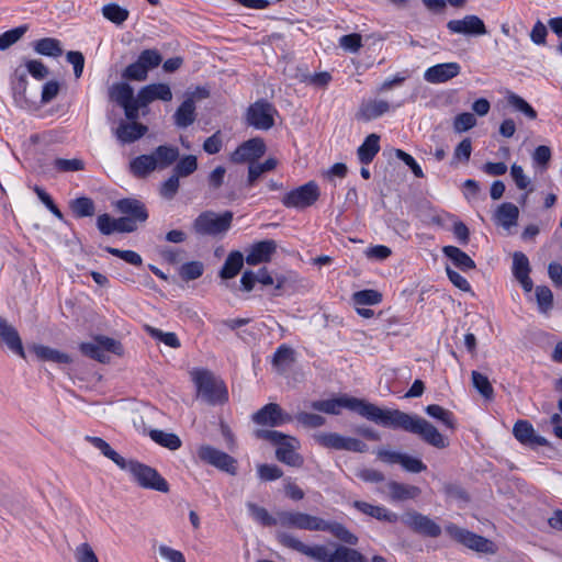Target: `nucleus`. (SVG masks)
<instances>
[{
  "label": "nucleus",
  "mask_w": 562,
  "mask_h": 562,
  "mask_svg": "<svg viewBox=\"0 0 562 562\" xmlns=\"http://www.w3.org/2000/svg\"><path fill=\"white\" fill-rule=\"evenodd\" d=\"M27 25H21L0 35V50H5L19 42L27 31Z\"/></svg>",
  "instance_id": "603ef678"
},
{
  "label": "nucleus",
  "mask_w": 562,
  "mask_h": 562,
  "mask_svg": "<svg viewBox=\"0 0 562 562\" xmlns=\"http://www.w3.org/2000/svg\"><path fill=\"white\" fill-rule=\"evenodd\" d=\"M232 222L233 212L231 211H225L222 214L205 211L193 221L192 229L200 236L216 237L224 235L231 228Z\"/></svg>",
  "instance_id": "6e6552de"
},
{
  "label": "nucleus",
  "mask_w": 562,
  "mask_h": 562,
  "mask_svg": "<svg viewBox=\"0 0 562 562\" xmlns=\"http://www.w3.org/2000/svg\"><path fill=\"white\" fill-rule=\"evenodd\" d=\"M389 495L392 501H407L418 497L422 493L420 488L415 485L398 483L391 481L387 483Z\"/></svg>",
  "instance_id": "c85d7f7f"
},
{
  "label": "nucleus",
  "mask_w": 562,
  "mask_h": 562,
  "mask_svg": "<svg viewBox=\"0 0 562 562\" xmlns=\"http://www.w3.org/2000/svg\"><path fill=\"white\" fill-rule=\"evenodd\" d=\"M279 525L310 531H328L344 543L349 546L358 543V537L350 532L342 524L327 521L321 517L301 512H279Z\"/></svg>",
  "instance_id": "7ed1b4c3"
},
{
  "label": "nucleus",
  "mask_w": 562,
  "mask_h": 562,
  "mask_svg": "<svg viewBox=\"0 0 562 562\" xmlns=\"http://www.w3.org/2000/svg\"><path fill=\"white\" fill-rule=\"evenodd\" d=\"M319 195L321 192L317 183L315 181H308L285 193L281 202L285 207L302 210L313 205L318 200Z\"/></svg>",
  "instance_id": "9b49d317"
},
{
  "label": "nucleus",
  "mask_w": 562,
  "mask_h": 562,
  "mask_svg": "<svg viewBox=\"0 0 562 562\" xmlns=\"http://www.w3.org/2000/svg\"><path fill=\"white\" fill-rule=\"evenodd\" d=\"M425 412L430 417L440 420L448 428L453 429L456 427L453 414L450 411L443 408L442 406L431 404L425 408Z\"/></svg>",
  "instance_id": "49530a36"
},
{
  "label": "nucleus",
  "mask_w": 562,
  "mask_h": 562,
  "mask_svg": "<svg viewBox=\"0 0 562 562\" xmlns=\"http://www.w3.org/2000/svg\"><path fill=\"white\" fill-rule=\"evenodd\" d=\"M277 537L282 546L297 551L316 562H369L358 550L342 544L307 546L286 532H280Z\"/></svg>",
  "instance_id": "f03ea898"
},
{
  "label": "nucleus",
  "mask_w": 562,
  "mask_h": 562,
  "mask_svg": "<svg viewBox=\"0 0 562 562\" xmlns=\"http://www.w3.org/2000/svg\"><path fill=\"white\" fill-rule=\"evenodd\" d=\"M0 345H4L13 353L25 358L22 340L16 328L2 316H0Z\"/></svg>",
  "instance_id": "412c9836"
},
{
  "label": "nucleus",
  "mask_w": 562,
  "mask_h": 562,
  "mask_svg": "<svg viewBox=\"0 0 562 562\" xmlns=\"http://www.w3.org/2000/svg\"><path fill=\"white\" fill-rule=\"evenodd\" d=\"M445 529L452 539L464 544L471 550L488 554H494L496 552L495 544L482 536L458 527L454 524H448Z\"/></svg>",
  "instance_id": "9d476101"
},
{
  "label": "nucleus",
  "mask_w": 562,
  "mask_h": 562,
  "mask_svg": "<svg viewBox=\"0 0 562 562\" xmlns=\"http://www.w3.org/2000/svg\"><path fill=\"white\" fill-rule=\"evenodd\" d=\"M147 132V126L138 122L121 123L116 128V137L124 144L133 143L143 137Z\"/></svg>",
  "instance_id": "cd10ccee"
},
{
  "label": "nucleus",
  "mask_w": 562,
  "mask_h": 562,
  "mask_svg": "<svg viewBox=\"0 0 562 562\" xmlns=\"http://www.w3.org/2000/svg\"><path fill=\"white\" fill-rule=\"evenodd\" d=\"M80 351L91 359L105 363L110 360V357L108 356L109 352L122 356L124 349L119 340L99 335L91 341L82 342L80 345Z\"/></svg>",
  "instance_id": "1a4fd4ad"
},
{
  "label": "nucleus",
  "mask_w": 562,
  "mask_h": 562,
  "mask_svg": "<svg viewBox=\"0 0 562 562\" xmlns=\"http://www.w3.org/2000/svg\"><path fill=\"white\" fill-rule=\"evenodd\" d=\"M460 71L461 66L456 61L437 64L425 70L424 79L429 83H443L457 77Z\"/></svg>",
  "instance_id": "aec40b11"
},
{
  "label": "nucleus",
  "mask_w": 562,
  "mask_h": 562,
  "mask_svg": "<svg viewBox=\"0 0 562 562\" xmlns=\"http://www.w3.org/2000/svg\"><path fill=\"white\" fill-rule=\"evenodd\" d=\"M508 103L522 112L530 120H535L537 117V112L521 97L510 93L508 95Z\"/></svg>",
  "instance_id": "0e129e2a"
},
{
  "label": "nucleus",
  "mask_w": 562,
  "mask_h": 562,
  "mask_svg": "<svg viewBox=\"0 0 562 562\" xmlns=\"http://www.w3.org/2000/svg\"><path fill=\"white\" fill-rule=\"evenodd\" d=\"M294 361V350L286 345H281L273 355L272 366L279 373L283 374L291 368Z\"/></svg>",
  "instance_id": "473e14b6"
},
{
  "label": "nucleus",
  "mask_w": 562,
  "mask_h": 562,
  "mask_svg": "<svg viewBox=\"0 0 562 562\" xmlns=\"http://www.w3.org/2000/svg\"><path fill=\"white\" fill-rule=\"evenodd\" d=\"M276 108L265 100L251 104L246 113L248 125L262 131H268L274 125Z\"/></svg>",
  "instance_id": "f8f14e48"
},
{
  "label": "nucleus",
  "mask_w": 562,
  "mask_h": 562,
  "mask_svg": "<svg viewBox=\"0 0 562 562\" xmlns=\"http://www.w3.org/2000/svg\"><path fill=\"white\" fill-rule=\"evenodd\" d=\"M401 520L406 527L423 536L437 538L441 533V528L438 524H436L428 516H425L415 510L405 513L401 517Z\"/></svg>",
  "instance_id": "dca6fc26"
},
{
  "label": "nucleus",
  "mask_w": 562,
  "mask_h": 562,
  "mask_svg": "<svg viewBox=\"0 0 562 562\" xmlns=\"http://www.w3.org/2000/svg\"><path fill=\"white\" fill-rule=\"evenodd\" d=\"M247 508H248L251 517L256 521L260 522L261 525H263V526L279 525V513H277V517H272L266 508L260 507L251 502L247 503Z\"/></svg>",
  "instance_id": "c03bdc74"
},
{
  "label": "nucleus",
  "mask_w": 562,
  "mask_h": 562,
  "mask_svg": "<svg viewBox=\"0 0 562 562\" xmlns=\"http://www.w3.org/2000/svg\"><path fill=\"white\" fill-rule=\"evenodd\" d=\"M54 167L59 172L81 171L85 169V162L79 158H56L54 160Z\"/></svg>",
  "instance_id": "13d9d810"
},
{
  "label": "nucleus",
  "mask_w": 562,
  "mask_h": 562,
  "mask_svg": "<svg viewBox=\"0 0 562 562\" xmlns=\"http://www.w3.org/2000/svg\"><path fill=\"white\" fill-rule=\"evenodd\" d=\"M198 457L201 461L231 475H235L237 473V460L212 446H200L198 449Z\"/></svg>",
  "instance_id": "2eb2a0df"
},
{
  "label": "nucleus",
  "mask_w": 562,
  "mask_h": 562,
  "mask_svg": "<svg viewBox=\"0 0 562 562\" xmlns=\"http://www.w3.org/2000/svg\"><path fill=\"white\" fill-rule=\"evenodd\" d=\"M313 438L319 446L335 450L364 452L368 448L361 440L344 437L337 432H317Z\"/></svg>",
  "instance_id": "ddd939ff"
},
{
  "label": "nucleus",
  "mask_w": 562,
  "mask_h": 562,
  "mask_svg": "<svg viewBox=\"0 0 562 562\" xmlns=\"http://www.w3.org/2000/svg\"><path fill=\"white\" fill-rule=\"evenodd\" d=\"M380 136L376 134H370L367 136L362 145L358 148V158L361 164L368 165L370 164L375 155L380 150Z\"/></svg>",
  "instance_id": "c9c22d12"
},
{
  "label": "nucleus",
  "mask_w": 562,
  "mask_h": 562,
  "mask_svg": "<svg viewBox=\"0 0 562 562\" xmlns=\"http://www.w3.org/2000/svg\"><path fill=\"white\" fill-rule=\"evenodd\" d=\"M447 29L452 34L467 36H482L487 33L484 21L474 14H468L458 20H450L447 23Z\"/></svg>",
  "instance_id": "6ab92c4d"
},
{
  "label": "nucleus",
  "mask_w": 562,
  "mask_h": 562,
  "mask_svg": "<svg viewBox=\"0 0 562 562\" xmlns=\"http://www.w3.org/2000/svg\"><path fill=\"white\" fill-rule=\"evenodd\" d=\"M76 562H99L97 554L88 542L80 543L74 552Z\"/></svg>",
  "instance_id": "e2e57ef3"
},
{
  "label": "nucleus",
  "mask_w": 562,
  "mask_h": 562,
  "mask_svg": "<svg viewBox=\"0 0 562 562\" xmlns=\"http://www.w3.org/2000/svg\"><path fill=\"white\" fill-rule=\"evenodd\" d=\"M515 438L522 445L546 446L548 443L544 437L538 436L528 420H517L513 428Z\"/></svg>",
  "instance_id": "b1692460"
},
{
  "label": "nucleus",
  "mask_w": 562,
  "mask_h": 562,
  "mask_svg": "<svg viewBox=\"0 0 562 562\" xmlns=\"http://www.w3.org/2000/svg\"><path fill=\"white\" fill-rule=\"evenodd\" d=\"M179 155L178 147L168 145H160L151 153L156 167L159 170L167 169L173 165L178 160Z\"/></svg>",
  "instance_id": "c756f323"
},
{
  "label": "nucleus",
  "mask_w": 562,
  "mask_h": 562,
  "mask_svg": "<svg viewBox=\"0 0 562 562\" xmlns=\"http://www.w3.org/2000/svg\"><path fill=\"white\" fill-rule=\"evenodd\" d=\"M104 250L133 266H140L143 263L142 257L133 250H121L110 246L105 247Z\"/></svg>",
  "instance_id": "680f3d73"
},
{
  "label": "nucleus",
  "mask_w": 562,
  "mask_h": 562,
  "mask_svg": "<svg viewBox=\"0 0 562 562\" xmlns=\"http://www.w3.org/2000/svg\"><path fill=\"white\" fill-rule=\"evenodd\" d=\"M138 103L149 104L155 100L170 101L172 92L167 83H151L138 91Z\"/></svg>",
  "instance_id": "393cba45"
},
{
  "label": "nucleus",
  "mask_w": 562,
  "mask_h": 562,
  "mask_svg": "<svg viewBox=\"0 0 562 562\" xmlns=\"http://www.w3.org/2000/svg\"><path fill=\"white\" fill-rule=\"evenodd\" d=\"M115 207L124 215L121 218L128 221V226L132 227L130 233L135 232L140 224H144L148 220V212L145 204L137 199H121L116 201Z\"/></svg>",
  "instance_id": "4468645a"
},
{
  "label": "nucleus",
  "mask_w": 562,
  "mask_h": 562,
  "mask_svg": "<svg viewBox=\"0 0 562 562\" xmlns=\"http://www.w3.org/2000/svg\"><path fill=\"white\" fill-rule=\"evenodd\" d=\"M267 147L262 138L254 137L240 144L231 155L234 164L255 162L266 154Z\"/></svg>",
  "instance_id": "f3484780"
},
{
  "label": "nucleus",
  "mask_w": 562,
  "mask_h": 562,
  "mask_svg": "<svg viewBox=\"0 0 562 562\" xmlns=\"http://www.w3.org/2000/svg\"><path fill=\"white\" fill-rule=\"evenodd\" d=\"M192 380L198 390V397L210 405L227 402L228 393L225 383L209 370L195 369L191 372Z\"/></svg>",
  "instance_id": "423d86ee"
},
{
  "label": "nucleus",
  "mask_w": 562,
  "mask_h": 562,
  "mask_svg": "<svg viewBox=\"0 0 562 562\" xmlns=\"http://www.w3.org/2000/svg\"><path fill=\"white\" fill-rule=\"evenodd\" d=\"M102 14L112 23L121 25L127 20L130 12L116 3H109L102 8Z\"/></svg>",
  "instance_id": "09e8293b"
},
{
  "label": "nucleus",
  "mask_w": 562,
  "mask_h": 562,
  "mask_svg": "<svg viewBox=\"0 0 562 562\" xmlns=\"http://www.w3.org/2000/svg\"><path fill=\"white\" fill-rule=\"evenodd\" d=\"M198 169V159L193 155L183 156L181 159L177 160L176 166L173 167L172 173H175L179 178H186L195 172Z\"/></svg>",
  "instance_id": "a18cd8bd"
},
{
  "label": "nucleus",
  "mask_w": 562,
  "mask_h": 562,
  "mask_svg": "<svg viewBox=\"0 0 562 562\" xmlns=\"http://www.w3.org/2000/svg\"><path fill=\"white\" fill-rule=\"evenodd\" d=\"M130 472L133 480L143 488L154 490L161 493L169 492L168 482L157 472L156 469L140 463L136 460H126L121 468Z\"/></svg>",
  "instance_id": "0eeeda50"
},
{
  "label": "nucleus",
  "mask_w": 562,
  "mask_h": 562,
  "mask_svg": "<svg viewBox=\"0 0 562 562\" xmlns=\"http://www.w3.org/2000/svg\"><path fill=\"white\" fill-rule=\"evenodd\" d=\"M243 265H244L243 254L240 251H232L227 256V258L220 271V277L222 279H232V278L236 277L239 273L240 269L243 268Z\"/></svg>",
  "instance_id": "58836bf2"
},
{
  "label": "nucleus",
  "mask_w": 562,
  "mask_h": 562,
  "mask_svg": "<svg viewBox=\"0 0 562 562\" xmlns=\"http://www.w3.org/2000/svg\"><path fill=\"white\" fill-rule=\"evenodd\" d=\"M293 419H296L305 428H318L326 422L323 416L306 412H299Z\"/></svg>",
  "instance_id": "4d7b16f0"
},
{
  "label": "nucleus",
  "mask_w": 562,
  "mask_h": 562,
  "mask_svg": "<svg viewBox=\"0 0 562 562\" xmlns=\"http://www.w3.org/2000/svg\"><path fill=\"white\" fill-rule=\"evenodd\" d=\"M138 60L146 67L147 70L159 66L162 58L161 55L156 49H145L139 56Z\"/></svg>",
  "instance_id": "774afa93"
},
{
  "label": "nucleus",
  "mask_w": 562,
  "mask_h": 562,
  "mask_svg": "<svg viewBox=\"0 0 562 562\" xmlns=\"http://www.w3.org/2000/svg\"><path fill=\"white\" fill-rule=\"evenodd\" d=\"M536 299L541 313H547L552 308L553 305V294L551 290L546 286H537L536 289Z\"/></svg>",
  "instance_id": "5fc2aeb1"
},
{
  "label": "nucleus",
  "mask_w": 562,
  "mask_h": 562,
  "mask_svg": "<svg viewBox=\"0 0 562 562\" xmlns=\"http://www.w3.org/2000/svg\"><path fill=\"white\" fill-rule=\"evenodd\" d=\"M179 179V177L172 173L165 182H162L159 191L161 196L168 200L173 199L180 187Z\"/></svg>",
  "instance_id": "338daca9"
},
{
  "label": "nucleus",
  "mask_w": 562,
  "mask_h": 562,
  "mask_svg": "<svg viewBox=\"0 0 562 562\" xmlns=\"http://www.w3.org/2000/svg\"><path fill=\"white\" fill-rule=\"evenodd\" d=\"M530 271L528 257L524 252L516 251L513 255V273L526 292H530L533 286L529 277Z\"/></svg>",
  "instance_id": "5701e85b"
},
{
  "label": "nucleus",
  "mask_w": 562,
  "mask_h": 562,
  "mask_svg": "<svg viewBox=\"0 0 562 562\" xmlns=\"http://www.w3.org/2000/svg\"><path fill=\"white\" fill-rule=\"evenodd\" d=\"M97 227L103 235H111L113 233H130V229L132 228L128 226V221H124L121 217L113 218L106 213L98 216Z\"/></svg>",
  "instance_id": "bb28decb"
},
{
  "label": "nucleus",
  "mask_w": 562,
  "mask_h": 562,
  "mask_svg": "<svg viewBox=\"0 0 562 562\" xmlns=\"http://www.w3.org/2000/svg\"><path fill=\"white\" fill-rule=\"evenodd\" d=\"M255 436L259 439L267 440L277 447L276 458L290 467L301 468L304 463V458L296 451L300 449L301 443L297 438L285 435L278 430L258 429Z\"/></svg>",
  "instance_id": "20e7f679"
},
{
  "label": "nucleus",
  "mask_w": 562,
  "mask_h": 562,
  "mask_svg": "<svg viewBox=\"0 0 562 562\" xmlns=\"http://www.w3.org/2000/svg\"><path fill=\"white\" fill-rule=\"evenodd\" d=\"M203 263L200 261H190L181 266L180 277L186 281H191L200 278L203 273Z\"/></svg>",
  "instance_id": "6e6d98bb"
},
{
  "label": "nucleus",
  "mask_w": 562,
  "mask_h": 562,
  "mask_svg": "<svg viewBox=\"0 0 562 562\" xmlns=\"http://www.w3.org/2000/svg\"><path fill=\"white\" fill-rule=\"evenodd\" d=\"M110 98L121 106L131 103L135 98L133 88L127 83H116L110 88Z\"/></svg>",
  "instance_id": "37998d69"
},
{
  "label": "nucleus",
  "mask_w": 562,
  "mask_h": 562,
  "mask_svg": "<svg viewBox=\"0 0 562 562\" xmlns=\"http://www.w3.org/2000/svg\"><path fill=\"white\" fill-rule=\"evenodd\" d=\"M70 207L78 217L92 216L95 211L94 202L87 196L77 198L71 202Z\"/></svg>",
  "instance_id": "3c124183"
},
{
  "label": "nucleus",
  "mask_w": 562,
  "mask_h": 562,
  "mask_svg": "<svg viewBox=\"0 0 562 562\" xmlns=\"http://www.w3.org/2000/svg\"><path fill=\"white\" fill-rule=\"evenodd\" d=\"M34 50L43 56L59 57L63 54L60 41L54 37H44L33 45Z\"/></svg>",
  "instance_id": "a19ab883"
},
{
  "label": "nucleus",
  "mask_w": 562,
  "mask_h": 562,
  "mask_svg": "<svg viewBox=\"0 0 562 562\" xmlns=\"http://www.w3.org/2000/svg\"><path fill=\"white\" fill-rule=\"evenodd\" d=\"M518 216V207L510 202H505L501 204L495 212L496 221L505 228H509L516 225Z\"/></svg>",
  "instance_id": "4c0bfd02"
},
{
  "label": "nucleus",
  "mask_w": 562,
  "mask_h": 562,
  "mask_svg": "<svg viewBox=\"0 0 562 562\" xmlns=\"http://www.w3.org/2000/svg\"><path fill=\"white\" fill-rule=\"evenodd\" d=\"M147 74L146 67L137 59L125 68L123 77L128 80L143 81L147 78Z\"/></svg>",
  "instance_id": "052dcab7"
},
{
  "label": "nucleus",
  "mask_w": 562,
  "mask_h": 562,
  "mask_svg": "<svg viewBox=\"0 0 562 562\" xmlns=\"http://www.w3.org/2000/svg\"><path fill=\"white\" fill-rule=\"evenodd\" d=\"M277 250V243L272 239L261 240L254 244L246 256V262L256 266L271 260Z\"/></svg>",
  "instance_id": "4be33fe9"
},
{
  "label": "nucleus",
  "mask_w": 562,
  "mask_h": 562,
  "mask_svg": "<svg viewBox=\"0 0 562 562\" xmlns=\"http://www.w3.org/2000/svg\"><path fill=\"white\" fill-rule=\"evenodd\" d=\"M476 125V119L474 114L464 112L458 114L453 120V130L456 133H463Z\"/></svg>",
  "instance_id": "bf43d9fd"
},
{
  "label": "nucleus",
  "mask_w": 562,
  "mask_h": 562,
  "mask_svg": "<svg viewBox=\"0 0 562 562\" xmlns=\"http://www.w3.org/2000/svg\"><path fill=\"white\" fill-rule=\"evenodd\" d=\"M356 305H376L382 301V294L376 290H362L352 294Z\"/></svg>",
  "instance_id": "864d4df0"
},
{
  "label": "nucleus",
  "mask_w": 562,
  "mask_h": 562,
  "mask_svg": "<svg viewBox=\"0 0 562 562\" xmlns=\"http://www.w3.org/2000/svg\"><path fill=\"white\" fill-rule=\"evenodd\" d=\"M156 169L151 154L137 156L130 162V171L137 178H145Z\"/></svg>",
  "instance_id": "72a5a7b5"
},
{
  "label": "nucleus",
  "mask_w": 562,
  "mask_h": 562,
  "mask_svg": "<svg viewBox=\"0 0 562 562\" xmlns=\"http://www.w3.org/2000/svg\"><path fill=\"white\" fill-rule=\"evenodd\" d=\"M390 108V103L385 100H369L361 104L357 117L369 122L389 112Z\"/></svg>",
  "instance_id": "a878e982"
},
{
  "label": "nucleus",
  "mask_w": 562,
  "mask_h": 562,
  "mask_svg": "<svg viewBox=\"0 0 562 562\" xmlns=\"http://www.w3.org/2000/svg\"><path fill=\"white\" fill-rule=\"evenodd\" d=\"M378 424L419 436L426 443L443 449L447 447L445 437L427 419L417 415H409L400 409H383L379 415Z\"/></svg>",
  "instance_id": "f257e3e1"
},
{
  "label": "nucleus",
  "mask_w": 562,
  "mask_h": 562,
  "mask_svg": "<svg viewBox=\"0 0 562 562\" xmlns=\"http://www.w3.org/2000/svg\"><path fill=\"white\" fill-rule=\"evenodd\" d=\"M149 436L156 443L170 450H177L181 447V440L176 434L154 429L150 430Z\"/></svg>",
  "instance_id": "79ce46f5"
},
{
  "label": "nucleus",
  "mask_w": 562,
  "mask_h": 562,
  "mask_svg": "<svg viewBox=\"0 0 562 562\" xmlns=\"http://www.w3.org/2000/svg\"><path fill=\"white\" fill-rule=\"evenodd\" d=\"M195 119L196 113L193 99H186L173 114L175 124L180 128L192 125Z\"/></svg>",
  "instance_id": "2f4dec72"
},
{
  "label": "nucleus",
  "mask_w": 562,
  "mask_h": 562,
  "mask_svg": "<svg viewBox=\"0 0 562 562\" xmlns=\"http://www.w3.org/2000/svg\"><path fill=\"white\" fill-rule=\"evenodd\" d=\"M400 464L411 473H420L427 469V465L420 459L406 453H403Z\"/></svg>",
  "instance_id": "69168bd1"
},
{
  "label": "nucleus",
  "mask_w": 562,
  "mask_h": 562,
  "mask_svg": "<svg viewBox=\"0 0 562 562\" xmlns=\"http://www.w3.org/2000/svg\"><path fill=\"white\" fill-rule=\"evenodd\" d=\"M252 420L257 425L278 427L291 423L293 416L285 413L279 404L269 403L252 415Z\"/></svg>",
  "instance_id": "a211bd4d"
},
{
  "label": "nucleus",
  "mask_w": 562,
  "mask_h": 562,
  "mask_svg": "<svg viewBox=\"0 0 562 562\" xmlns=\"http://www.w3.org/2000/svg\"><path fill=\"white\" fill-rule=\"evenodd\" d=\"M33 351L40 360L50 361L55 363H69L71 362V358L69 355L65 352H60L59 350L53 349L43 345H35L33 347Z\"/></svg>",
  "instance_id": "ea45409f"
},
{
  "label": "nucleus",
  "mask_w": 562,
  "mask_h": 562,
  "mask_svg": "<svg viewBox=\"0 0 562 562\" xmlns=\"http://www.w3.org/2000/svg\"><path fill=\"white\" fill-rule=\"evenodd\" d=\"M353 506L361 513L374 517L378 520L395 522L398 516L389 512L385 507L369 504L367 502L356 501Z\"/></svg>",
  "instance_id": "7c9ffc66"
},
{
  "label": "nucleus",
  "mask_w": 562,
  "mask_h": 562,
  "mask_svg": "<svg viewBox=\"0 0 562 562\" xmlns=\"http://www.w3.org/2000/svg\"><path fill=\"white\" fill-rule=\"evenodd\" d=\"M311 407L315 411L333 415H338L341 408H348L357 412L362 417L372 420L376 424L379 415L381 413V408L378 407L376 405L368 403L363 400L348 396L314 401L311 403Z\"/></svg>",
  "instance_id": "39448f33"
},
{
  "label": "nucleus",
  "mask_w": 562,
  "mask_h": 562,
  "mask_svg": "<svg viewBox=\"0 0 562 562\" xmlns=\"http://www.w3.org/2000/svg\"><path fill=\"white\" fill-rule=\"evenodd\" d=\"M471 378H472V384H473L474 389L485 400H488V401L493 400L494 390H493V386H492L491 382L488 381L487 376L477 371H472Z\"/></svg>",
  "instance_id": "de8ad7c7"
},
{
  "label": "nucleus",
  "mask_w": 562,
  "mask_h": 562,
  "mask_svg": "<svg viewBox=\"0 0 562 562\" xmlns=\"http://www.w3.org/2000/svg\"><path fill=\"white\" fill-rule=\"evenodd\" d=\"M442 251L453 262V265L462 271L475 269V262L460 248L456 246H446Z\"/></svg>",
  "instance_id": "e433bc0d"
},
{
  "label": "nucleus",
  "mask_w": 562,
  "mask_h": 562,
  "mask_svg": "<svg viewBox=\"0 0 562 562\" xmlns=\"http://www.w3.org/2000/svg\"><path fill=\"white\" fill-rule=\"evenodd\" d=\"M145 330L154 339L164 342L166 346L171 348H179L180 341L175 333H165L150 325H145Z\"/></svg>",
  "instance_id": "8fccbe9b"
},
{
  "label": "nucleus",
  "mask_w": 562,
  "mask_h": 562,
  "mask_svg": "<svg viewBox=\"0 0 562 562\" xmlns=\"http://www.w3.org/2000/svg\"><path fill=\"white\" fill-rule=\"evenodd\" d=\"M85 440L97 448L105 458L114 462L120 469L124 467L126 459L119 454L105 440L94 436H86Z\"/></svg>",
  "instance_id": "f704fd0d"
}]
</instances>
